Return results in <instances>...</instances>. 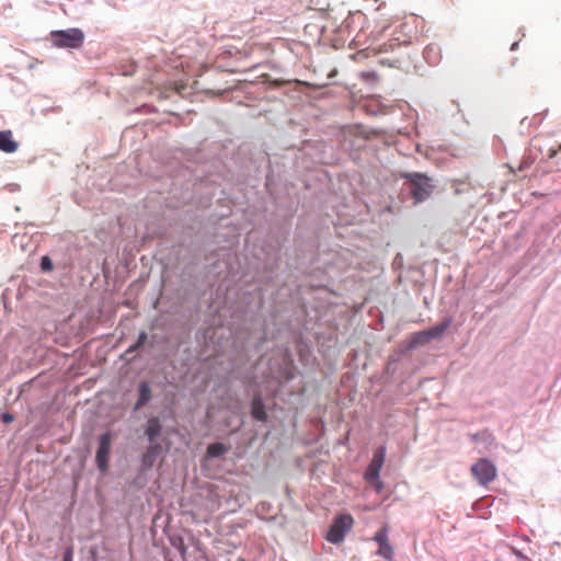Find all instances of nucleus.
Returning <instances> with one entry per match:
<instances>
[{
  "mask_svg": "<svg viewBox=\"0 0 561 561\" xmlns=\"http://www.w3.org/2000/svg\"><path fill=\"white\" fill-rule=\"evenodd\" d=\"M252 416L257 421H265L267 417L265 407L261 397H255L252 401Z\"/></svg>",
  "mask_w": 561,
  "mask_h": 561,
  "instance_id": "obj_10",
  "label": "nucleus"
},
{
  "mask_svg": "<svg viewBox=\"0 0 561 561\" xmlns=\"http://www.w3.org/2000/svg\"><path fill=\"white\" fill-rule=\"evenodd\" d=\"M150 399V389L147 383L142 382V404Z\"/></svg>",
  "mask_w": 561,
  "mask_h": 561,
  "instance_id": "obj_17",
  "label": "nucleus"
},
{
  "mask_svg": "<svg viewBox=\"0 0 561 561\" xmlns=\"http://www.w3.org/2000/svg\"><path fill=\"white\" fill-rule=\"evenodd\" d=\"M471 474L481 485H486L496 478V467L486 458H480L471 466Z\"/></svg>",
  "mask_w": 561,
  "mask_h": 561,
  "instance_id": "obj_5",
  "label": "nucleus"
},
{
  "mask_svg": "<svg viewBox=\"0 0 561 561\" xmlns=\"http://www.w3.org/2000/svg\"><path fill=\"white\" fill-rule=\"evenodd\" d=\"M53 44L59 48H79L84 41V34L80 28H68L50 33Z\"/></svg>",
  "mask_w": 561,
  "mask_h": 561,
  "instance_id": "obj_2",
  "label": "nucleus"
},
{
  "mask_svg": "<svg viewBox=\"0 0 561 561\" xmlns=\"http://www.w3.org/2000/svg\"><path fill=\"white\" fill-rule=\"evenodd\" d=\"M449 320L444 321L443 323H439L428 330L419 332L420 336H425L426 341H431L433 339L442 336L447 328L449 327Z\"/></svg>",
  "mask_w": 561,
  "mask_h": 561,
  "instance_id": "obj_9",
  "label": "nucleus"
},
{
  "mask_svg": "<svg viewBox=\"0 0 561 561\" xmlns=\"http://www.w3.org/2000/svg\"><path fill=\"white\" fill-rule=\"evenodd\" d=\"M227 451V447L221 443H213L207 447V455L210 457H220Z\"/></svg>",
  "mask_w": 561,
  "mask_h": 561,
  "instance_id": "obj_13",
  "label": "nucleus"
},
{
  "mask_svg": "<svg viewBox=\"0 0 561 561\" xmlns=\"http://www.w3.org/2000/svg\"><path fill=\"white\" fill-rule=\"evenodd\" d=\"M19 142L13 139L11 130L0 131V150L5 153H13L18 150Z\"/></svg>",
  "mask_w": 561,
  "mask_h": 561,
  "instance_id": "obj_8",
  "label": "nucleus"
},
{
  "mask_svg": "<svg viewBox=\"0 0 561 561\" xmlns=\"http://www.w3.org/2000/svg\"><path fill=\"white\" fill-rule=\"evenodd\" d=\"M554 154H556V151H552V152L550 153V158L554 157Z\"/></svg>",
  "mask_w": 561,
  "mask_h": 561,
  "instance_id": "obj_25",
  "label": "nucleus"
},
{
  "mask_svg": "<svg viewBox=\"0 0 561 561\" xmlns=\"http://www.w3.org/2000/svg\"><path fill=\"white\" fill-rule=\"evenodd\" d=\"M385 457L386 448L381 446L374 453L373 459L364 476L366 482L373 485L378 492L383 488V483L379 479V474L385 462Z\"/></svg>",
  "mask_w": 561,
  "mask_h": 561,
  "instance_id": "obj_3",
  "label": "nucleus"
},
{
  "mask_svg": "<svg viewBox=\"0 0 561 561\" xmlns=\"http://www.w3.org/2000/svg\"><path fill=\"white\" fill-rule=\"evenodd\" d=\"M138 345H140V337L137 340V342L135 343V345L133 347H130L127 353L131 352L134 347H137Z\"/></svg>",
  "mask_w": 561,
  "mask_h": 561,
  "instance_id": "obj_21",
  "label": "nucleus"
},
{
  "mask_svg": "<svg viewBox=\"0 0 561 561\" xmlns=\"http://www.w3.org/2000/svg\"><path fill=\"white\" fill-rule=\"evenodd\" d=\"M161 446L152 445L146 455H142V465H151L153 459L160 454Z\"/></svg>",
  "mask_w": 561,
  "mask_h": 561,
  "instance_id": "obj_12",
  "label": "nucleus"
},
{
  "mask_svg": "<svg viewBox=\"0 0 561 561\" xmlns=\"http://www.w3.org/2000/svg\"><path fill=\"white\" fill-rule=\"evenodd\" d=\"M111 446H112V435H111V433L106 432L99 437V448H98L96 455H95V461H96L98 468L102 472H105L108 468V458H110V454H111Z\"/></svg>",
  "mask_w": 561,
  "mask_h": 561,
  "instance_id": "obj_6",
  "label": "nucleus"
},
{
  "mask_svg": "<svg viewBox=\"0 0 561 561\" xmlns=\"http://www.w3.org/2000/svg\"><path fill=\"white\" fill-rule=\"evenodd\" d=\"M41 267L44 271H50L53 270V262L48 256H43L41 262Z\"/></svg>",
  "mask_w": 561,
  "mask_h": 561,
  "instance_id": "obj_16",
  "label": "nucleus"
},
{
  "mask_svg": "<svg viewBox=\"0 0 561 561\" xmlns=\"http://www.w3.org/2000/svg\"><path fill=\"white\" fill-rule=\"evenodd\" d=\"M518 43H513L511 46V50L517 49Z\"/></svg>",
  "mask_w": 561,
  "mask_h": 561,
  "instance_id": "obj_22",
  "label": "nucleus"
},
{
  "mask_svg": "<svg viewBox=\"0 0 561 561\" xmlns=\"http://www.w3.org/2000/svg\"><path fill=\"white\" fill-rule=\"evenodd\" d=\"M62 561H72V550L68 549L65 554Z\"/></svg>",
  "mask_w": 561,
  "mask_h": 561,
  "instance_id": "obj_20",
  "label": "nucleus"
},
{
  "mask_svg": "<svg viewBox=\"0 0 561 561\" xmlns=\"http://www.w3.org/2000/svg\"><path fill=\"white\" fill-rule=\"evenodd\" d=\"M354 519L350 514H343L336 517L331 525L328 534L327 540L332 543H340L344 540V537L347 531L353 527Z\"/></svg>",
  "mask_w": 561,
  "mask_h": 561,
  "instance_id": "obj_4",
  "label": "nucleus"
},
{
  "mask_svg": "<svg viewBox=\"0 0 561 561\" xmlns=\"http://www.w3.org/2000/svg\"><path fill=\"white\" fill-rule=\"evenodd\" d=\"M359 76L365 82H377L379 80V77L375 71H363Z\"/></svg>",
  "mask_w": 561,
  "mask_h": 561,
  "instance_id": "obj_14",
  "label": "nucleus"
},
{
  "mask_svg": "<svg viewBox=\"0 0 561 561\" xmlns=\"http://www.w3.org/2000/svg\"><path fill=\"white\" fill-rule=\"evenodd\" d=\"M161 425L157 419H151L148 421V425L146 428V435H148L150 442L153 444L154 439L160 435Z\"/></svg>",
  "mask_w": 561,
  "mask_h": 561,
  "instance_id": "obj_11",
  "label": "nucleus"
},
{
  "mask_svg": "<svg viewBox=\"0 0 561 561\" xmlns=\"http://www.w3.org/2000/svg\"><path fill=\"white\" fill-rule=\"evenodd\" d=\"M374 540L378 543L379 549L377 554L388 561L393 559V548L388 540V528L385 526L380 528L374 536Z\"/></svg>",
  "mask_w": 561,
  "mask_h": 561,
  "instance_id": "obj_7",
  "label": "nucleus"
},
{
  "mask_svg": "<svg viewBox=\"0 0 561 561\" xmlns=\"http://www.w3.org/2000/svg\"><path fill=\"white\" fill-rule=\"evenodd\" d=\"M471 438L472 440L477 442L478 439H484V440H494L493 436L488 432V431H483L482 433H478V434H473L471 435Z\"/></svg>",
  "mask_w": 561,
  "mask_h": 561,
  "instance_id": "obj_15",
  "label": "nucleus"
},
{
  "mask_svg": "<svg viewBox=\"0 0 561 561\" xmlns=\"http://www.w3.org/2000/svg\"><path fill=\"white\" fill-rule=\"evenodd\" d=\"M426 342L427 341L425 340V336H420L419 332L413 337V343L414 344H423V343H426Z\"/></svg>",
  "mask_w": 561,
  "mask_h": 561,
  "instance_id": "obj_19",
  "label": "nucleus"
},
{
  "mask_svg": "<svg viewBox=\"0 0 561 561\" xmlns=\"http://www.w3.org/2000/svg\"><path fill=\"white\" fill-rule=\"evenodd\" d=\"M1 420H2L5 424H10V423H12V422L14 421V416H13L11 413L5 412V413H3V414L1 415Z\"/></svg>",
  "mask_w": 561,
  "mask_h": 561,
  "instance_id": "obj_18",
  "label": "nucleus"
},
{
  "mask_svg": "<svg viewBox=\"0 0 561 561\" xmlns=\"http://www.w3.org/2000/svg\"><path fill=\"white\" fill-rule=\"evenodd\" d=\"M139 408H140V398L135 403V409H139Z\"/></svg>",
  "mask_w": 561,
  "mask_h": 561,
  "instance_id": "obj_23",
  "label": "nucleus"
},
{
  "mask_svg": "<svg viewBox=\"0 0 561 561\" xmlns=\"http://www.w3.org/2000/svg\"><path fill=\"white\" fill-rule=\"evenodd\" d=\"M141 339H142V345H144L147 340V335L144 332H142Z\"/></svg>",
  "mask_w": 561,
  "mask_h": 561,
  "instance_id": "obj_24",
  "label": "nucleus"
},
{
  "mask_svg": "<svg viewBox=\"0 0 561 561\" xmlns=\"http://www.w3.org/2000/svg\"><path fill=\"white\" fill-rule=\"evenodd\" d=\"M238 561H244V560H242V559H239Z\"/></svg>",
  "mask_w": 561,
  "mask_h": 561,
  "instance_id": "obj_26",
  "label": "nucleus"
},
{
  "mask_svg": "<svg viewBox=\"0 0 561 561\" xmlns=\"http://www.w3.org/2000/svg\"><path fill=\"white\" fill-rule=\"evenodd\" d=\"M401 178L410 184V194L415 204L425 202L433 193V179L420 172L401 173Z\"/></svg>",
  "mask_w": 561,
  "mask_h": 561,
  "instance_id": "obj_1",
  "label": "nucleus"
}]
</instances>
